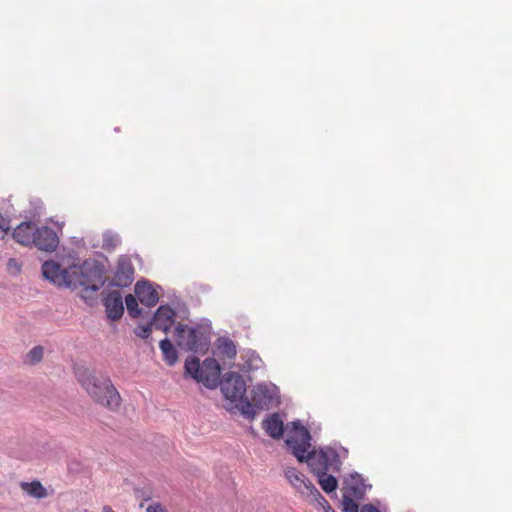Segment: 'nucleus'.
Masks as SVG:
<instances>
[{
  "label": "nucleus",
  "instance_id": "2eb2a0df",
  "mask_svg": "<svg viewBox=\"0 0 512 512\" xmlns=\"http://www.w3.org/2000/svg\"><path fill=\"white\" fill-rule=\"evenodd\" d=\"M202 377H207L210 384L203 383L207 388H216L220 383V365L214 358H207L202 365Z\"/></svg>",
  "mask_w": 512,
  "mask_h": 512
},
{
  "label": "nucleus",
  "instance_id": "f3484780",
  "mask_svg": "<svg viewBox=\"0 0 512 512\" xmlns=\"http://www.w3.org/2000/svg\"><path fill=\"white\" fill-rule=\"evenodd\" d=\"M311 472L317 477L318 482L324 492L329 494L337 489L338 481L333 475L334 473L323 470H311Z\"/></svg>",
  "mask_w": 512,
  "mask_h": 512
},
{
  "label": "nucleus",
  "instance_id": "dca6fc26",
  "mask_svg": "<svg viewBox=\"0 0 512 512\" xmlns=\"http://www.w3.org/2000/svg\"><path fill=\"white\" fill-rule=\"evenodd\" d=\"M263 429L273 439H280L284 433V424L279 414L273 413L263 421Z\"/></svg>",
  "mask_w": 512,
  "mask_h": 512
},
{
  "label": "nucleus",
  "instance_id": "4be33fe9",
  "mask_svg": "<svg viewBox=\"0 0 512 512\" xmlns=\"http://www.w3.org/2000/svg\"><path fill=\"white\" fill-rule=\"evenodd\" d=\"M121 242L120 236L112 231L103 234V248L107 250L115 249Z\"/></svg>",
  "mask_w": 512,
  "mask_h": 512
},
{
  "label": "nucleus",
  "instance_id": "423d86ee",
  "mask_svg": "<svg viewBox=\"0 0 512 512\" xmlns=\"http://www.w3.org/2000/svg\"><path fill=\"white\" fill-rule=\"evenodd\" d=\"M284 474L290 485L302 497L309 498L313 501L322 500L324 503H327V500L303 473L293 467H287Z\"/></svg>",
  "mask_w": 512,
  "mask_h": 512
},
{
  "label": "nucleus",
  "instance_id": "c756f323",
  "mask_svg": "<svg viewBox=\"0 0 512 512\" xmlns=\"http://www.w3.org/2000/svg\"><path fill=\"white\" fill-rule=\"evenodd\" d=\"M8 270L12 273H18L21 270L20 264L17 262L16 259L10 258L7 262Z\"/></svg>",
  "mask_w": 512,
  "mask_h": 512
},
{
  "label": "nucleus",
  "instance_id": "9b49d317",
  "mask_svg": "<svg viewBox=\"0 0 512 512\" xmlns=\"http://www.w3.org/2000/svg\"><path fill=\"white\" fill-rule=\"evenodd\" d=\"M107 317L113 321L122 317L124 312L122 294L118 290L110 291L103 300Z\"/></svg>",
  "mask_w": 512,
  "mask_h": 512
},
{
  "label": "nucleus",
  "instance_id": "4468645a",
  "mask_svg": "<svg viewBox=\"0 0 512 512\" xmlns=\"http://www.w3.org/2000/svg\"><path fill=\"white\" fill-rule=\"evenodd\" d=\"M36 225L32 221L20 223L13 231L12 235L16 242L24 246H31L34 241V231Z\"/></svg>",
  "mask_w": 512,
  "mask_h": 512
},
{
  "label": "nucleus",
  "instance_id": "393cba45",
  "mask_svg": "<svg viewBox=\"0 0 512 512\" xmlns=\"http://www.w3.org/2000/svg\"><path fill=\"white\" fill-rule=\"evenodd\" d=\"M353 496L343 494L342 506L344 512H359L358 504L353 500Z\"/></svg>",
  "mask_w": 512,
  "mask_h": 512
},
{
  "label": "nucleus",
  "instance_id": "6ab92c4d",
  "mask_svg": "<svg viewBox=\"0 0 512 512\" xmlns=\"http://www.w3.org/2000/svg\"><path fill=\"white\" fill-rule=\"evenodd\" d=\"M20 486L22 490L29 496L37 499H43L47 497V490L40 481L34 480L32 482H21Z\"/></svg>",
  "mask_w": 512,
  "mask_h": 512
},
{
  "label": "nucleus",
  "instance_id": "a878e982",
  "mask_svg": "<svg viewBox=\"0 0 512 512\" xmlns=\"http://www.w3.org/2000/svg\"><path fill=\"white\" fill-rule=\"evenodd\" d=\"M152 327H154L153 321L145 325H140L135 329V334L140 338L147 339L150 336Z\"/></svg>",
  "mask_w": 512,
  "mask_h": 512
},
{
  "label": "nucleus",
  "instance_id": "7c9ffc66",
  "mask_svg": "<svg viewBox=\"0 0 512 512\" xmlns=\"http://www.w3.org/2000/svg\"><path fill=\"white\" fill-rule=\"evenodd\" d=\"M146 512H165V508L160 503H153L147 507Z\"/></svg>",
  "mask_w": 512,
  "mask_h": 512
},
{
  "label": "nucleus",
  "instance_id": "473e14b6",
  "mask_svg": "<svg viewBox=\"0 0 512 512\" xmlns=\"http://www.w3.org/2000/svg\"><path fill=\"white\" fill-rule=\"evenodd\" d=\"M102 512H115V511H113L110 506L106 505L103 507Z\"/></svg>",
  "mask_w": 512,
  "mask_h": 512
},
{
  "label": "nucleus",
  "instance_id": "f8f14e48",
  "mask_svg": "<svg viewBox=\"0 0 512 512\" xmlns=\"http://www.w3.org/2000/svg\"><path fill=\"white\" fill-rule=\"evenodd\" d=\"M135 294L139 301L147 307H154L159 301L158 291L147 280H140L135 285Z\"/></svg>",
  "mask_w": 512,
  "mask_h": 512
},
{
  "label": "nucleus",
  "instance_id": "f03ea898",
  "mask_svg": "<svg viewBox=\"0 0 512 512\" xmlns=\"http://www.w3.org/2000/svg\"><path fill=\"white\" fill-rule=\"evenodd\" d=\"M41 272L46 280L58 287H82L85 291L96 292L105 284L104 266L94 259L67 265L48 260L42 264Z\"/></svg>",
  "mask_w": 512,
  "mask_h": 512
},
{
  "label": "nucleus",
  "instance_id": "9d476101",
  "mask_svg": "<svg viewBox=\"0 0 512 512\" xmlns=\"http://www.w3.org/2000/svg\"><path fill=\"white\" fill-rule=\"evenodd\" d=\"M343 485L344 493L353 496L357 500H362L366 494L367 488L371 487L365 483L362 475L357 472L347 476L343 481Z\"/></svg>",
  "mask_w": 512,
  "mask_h": 512
},
{
  "label": "nucleus",
  "instance_id": "ddd939ff",
  "mask_svg": "<svg viewBox=\"0 0 512 512\" xmlns=\"http://www.w3.org/2000/svg\"><path fill=\"white\" fill-rule=\"evenodd\" d=\"M176 313L168 305H161L155 312L153 317V325L155 329H159L167 333L175 322Z\"/></svg>",
  "mask_w": 512,
  "mask_h": 512
},
{
  "label": "nucleus",
  "instance_id": "2f4dec72",
  "mask_svg": "<svg viewBox=\"0 0 512 512\" xmlns=\"http://www.w3.org/2000/svg\"><path fill=\"white\" fill-rule=\"evenodd\" d=\"M360 512H380V511L372 504H366L361 508Z\"/></svg>",
  "mask_w": 512,
  "mask_h": 512
},
{
  "label": "nucleus",
  "instance_id": "c85d7f7f",
  "mask_svg": "<svg viewBox=\"0 0 512 512\" xmlns=\"http://www.w3.org/2000/svg\"><path fill=\"white\" fill-rule=\"evenodd\" d=\"M10 229V220L5 218L2 214H0V238H3L4 235Z\"/></svg>",
  "mask_w": 512,
  "mask_h": 512
},
{
  "label": "nucleus",
  "instance_id": "1a4fd4ad",
  "mask_svg": "<svg viewBox=\"0 0 512 512\" xmlns=\"http://www.w3.org/2000/svg\"><path fill=\"white\" fill-rule=\"evenodd\" d=\"M134 280V268L129 257L121 256L118 260L115 275L114 285L118 287H127Z\"/></svg>",
  "mask_w": 512,
  "mask_h": 512
},
{
  "label": "nucleus",
  "instance_id": "0eeeda50",
  "mask_svg": "<svg viewBox=\"0 0 512 512\" xmlns=\"http://www.w3.org/2000/svg\"><path fill=\"white\" fill-rule=\"evenodd\" d=\"M254 409H270L280 403L278 387L273 383H259L252 389Z\"/></svg>",
  "mask_w": 512,
  "mask_h": 512
},
{
  "label": "nucleus",
  "instance_id": "cd10ccee",
  "mask_svg": "<svg viewBox=\"0 0 512 512\" xmlns=\"http://www.w3.org/2000/svg\"><path fill=\"white\" fill-rule=\"evenodd\" d=\"M31 205L34 209L30 212L32 218H39L43 214V203L40 200L31 201Z\"/></svg>",
  "mask_w": 512,
  "mask_h": 512
},
{
  "label": "nucleus",
  "instance_id": "20e7f679",
  "mask_svg": "<svg viewBox=\"0 0 512 512\" xmlns=\"http://www.w3.org/2000/svg\"><path fill=\"white\" fill-rule=\"evenodd\" d=\"M224 397L235 404V408L247 419L253 420L256 411L247 397L246 383L243 377L236 372H228L223 381L219 383Z\"/></svg>",
  "mask_w": 512,
  "mask_h": 512
},
{
  "label": "nucleus",
  "instance_id": "5701e85b",
  "mask_svg": "<svg viewBox=\"0 0 512 512\" xmlns=\"http://www.w3.org/2000/svg\"><path fill=\"white\" fill-rule=\"evenodd\" d=\"M125 303H126V308H127L128 314L132 318H137L141 315V310L139 308L137 299L134 295L128 294L125 297Z\"/></svg>",
  "mask_w": 512,
  "mask_h": 512
},
{
  "label": "nucleus",
  "instance_id": "7ed1b4c3",
  "mask_svg": "<svg viewBox=\"0 0 512 512\" xmlns=\"http://www.w3.org/2000/svg\"><path fill=\"white\" fill-rule=\"evenodd\" d=\"M75 374L81 386L96 403L111 411L119 408L121 396L109 377L96 375L84 368H78Z\"/></svg>",
  "mask_w": 512,
  "mask_h": 512
},
{
  "label": "nucleus",
  "instance_id": "f257e3e1",
  "mask_svg": "<svg viewBox=\"0 0 512 512\" xmlns=\"http://www.w3.org/2000/svg\"><path fill=\"white\" fill-rule=\"evenodd\" d=\"M311 439L309 430L300 420L288 424L285 442L299 462L307 463L310 470L340 472L343 460L348 457V449L339 443L311 449Z\"/></svg>",
  "mask_w": 512,
  "mask_h": 512
},
{
  "label": "nucleus",
  "instance_id": "412c9836",
  "mask_svg": "<svg viewBox=\"0 0 512 512\" xmlns=\"http://www.w3.org/2000/svg\"><path fill=\"white\" fill-rule=\"evenodd\" d=\"M218 349L222 355L229 359L235 358L237 354L236 345L227 337H221L218 339Z\"/></svg>",
  "mask_w": 512,
  "mask_h": 512
},
{
  "label": "nucleus",
  "instance_id": "aec40b11",
  "mask_svg": "<svg viewBox=\"0 0 512 512\" xmlns=\"http://www.w3.org/2000/svg\"><path fill=\"white\" fill-rule=\"evenodd\" d=\"M159 346L162 351L164 361L169 366H173L178 360V352L176 348L168 338L161 340Z\"/></svg>",
  "mask_w": 512,
  "mask_h": 512
},
{
  "label": "nucleus",
  "instance_id": "b1692460",
  "mask_svg": "<svg viewBox=\"0 0 512 512\" xmlns=\"http://www.w3.org/2000/svg\"><path fill=\"white\" fill-rule=\"evenodd\" d=\"M246 366L249 370H257L262 365V360L255 351H249L246 354Z\"/></svg>",
  "mask_w": 512,
  "mask_h": 512
},
{
  "label": "nucleus",
  "instance_id": "39448f33",
  "mask_svg": "<svg viewBox=\"0 0 512 512\" xmlns=\"http://www.w3.org/2000/svg\"><path fill=\"white\" fill-rule=\"evenodd\" d=\"M210 335V324H200L193 327L179 324L175 327L176 343L180 348L186 351L202 352L207 350Z\"/></svg>",
  "mask_w": 512,
  "mask_h": 512
},
{
  "label": "nucleus",
  "instance_id": "bb28decb",
  "mask_svg": "<svg viewBox=\"0 0 512 512\" xmlns=\"http://www.w3.org/2000/svg\"><path fill=\"white\" fill-rule=\"evenodd\" d=\"M43 357V348L40 346L33 347L27 354V358L31 363L39 362Z\"/></svg>",
  "mask_w": 512,
  "mask_h": 512
},
{
  "label": "nucleus",
  "instance_id": "72a5a7b5",
  "mask_svg": "<svg viewBox=\"0 0 512 512\" xmlns=\"http://www.w3.org/2000/svg\"><path fill=\"white\" fill-rule=\"evenodd\" d=\"M327 505V509H326V512H336L330 505L329 503H325Z\"/></svg>",
  "mask_w": 512,
  "mask_h": 512
},
{
  "label": "nucleus",
  "instance_id": "6e6552de",
  "mask_svg": "<svg viewBox=\"0 0 512 512\" xmlns=\"http://www.w3.org/2000/svg\"><path fill=\"white\" fill-rule=\"evenodd\" d=\"M59 244V238L52 228L48 226L36 227L32 245L41 251L53 252Z\"/></svg>",
  "mask_w": 512,
  "mask_h": 512
},
{
  "label": "nucleus",
  "instance_id": "a211bd4d",
  "mask_svg": "<svg viewBox=\"0 0 512 512\" xmlns=\"http://www.w3.org/2000/svg\"><path fill=\"white\" fill-rule=\"evenodd\" d=\"M185 373L189 374L198 383H208L210 380L207 377H202V366L197 357H189L185 361Z\"/></svg>",
  "mask_w": 512,
  "mask_h": 512
}]
</instances>
